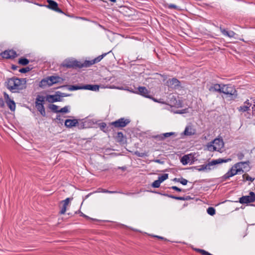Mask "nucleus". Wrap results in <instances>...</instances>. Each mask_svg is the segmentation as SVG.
<instances>
[{"label":"nucleus","mask_w":255,"mask_h":255,"mask_svg":"<svg viewBox=\"0 0 255 255\" xmlns=\"http://www.w3.org/2000/svg\"><path fill=\"white\" fill-rule=\"evenodd\" d=\"M26 81L24 79L12 78L6 82V87L12 92H18L25 88Z\"/></svg>","instance_id":"f257e3e1"},{"label":"nucleus","mask_w":255,"mask_h":255,"mask_svg":"<svg viewBox=\"0 0 255 255\" xmlns=\"http://www.w3.org/2000/svg\"><path fill=\"white\" fill-rule=\"evenodd\" d=\"M250 162L249 161L245 162H239L235 164L232 168L226 173L224 177L225 179L229 178L239 173L243 172V169H245L249 166Z\"/></svg>","instance_id":"f03ea898"},{"label":"nucleus","mask_w":255,"mask_h":255,"mask_svg":"<svg viewBox=\"0 0 255 255\" xmlns=\"http://www.w3.org/2000/svg\"><path fill=\"white\" fill-rule=\"evenodd\" d=\"M224 143L221 138H216L212 141L208 143L207 145V149L210 151H217L221 152L222 149L224 147Z\"/></svg>","instance_id":"7ed1b4c3"},{"label":"nucleus","mask_w":255,"mask_h":255,"mask_svg":"<svg viewBox=\"0 0 255 255\" xmlns=\"http://www.w3.org/2000/svg\"><path fill=\"white\" fill-rule=\"evenodd\" d=\"M231 161V158L226 159L219 158L216 160H213L206 164H205L206 172H209L214 169V166L218 164L228 162Z\"/></svg>","instance_id":"20e7f679"},{"label":"nucleus","mask_w":255,"mask_h":255,"mask_svg":"<svg viewBox=\"0 0 255 255\" xmlns=\"http://www.w3.org/2000/svg\"><path fill=\"white\" fill-rule=\"evenodd\" d=\"M61 78L58 76H50L46 79H43L40 82L41 86H50L60 82Z\"/></svg>","instance_id":"39448f33"},{"label":"nucleus","mask_w":255,"mask_h":255,"mask_svg":"<svg viewBox=\"0 0 255 255\" xmlns=\"http://www.w3.org/2000/svg\"><path fill=\"white\" fill-rule=\"evenodd\" d=\"M220 93L236 97L237 94L234 87L229 85H222Z\"/></svg>","instance_id":"423d86ee"},{"label":"nucleus","mask_w":255,"mask_h":255,"mask_svg":"<svg viewBox=\"0 0 255 255\" xmlns=\"http://www.w3.org/2000/svg\"><path fill=\"white\" fill-rule=\"evenodd\" d=\"M4 99L5 100V103L6 104L7 107L10 109V110L12 112H14L15 110L16 105L14 101L11 99L9 95L6 93H4Z\"/></svg>","instance_id":"0eeeda50"},{"label":"nucleus","mask_w":255,"mask_h":255,"mask_svg":"<svg viewBox=\"0 0 255 255\" xmlns=\"http://www.w3.org/2000/svg\"><path fill=\"white\" fill-rule=\"evenodd\" d=\"M129 123L130 120L129 119L121 118L118 120L112 122L111 125L115 128H123L125 127Z\"/></svg>","instance_id":"6e6552de"},{"label":"nucleus","mask_w":255,"mask_h":255,"mask_svg":"<svg viewBox=\"0 0 255 255\" xmlns=\"http://www.w3.org/2000/svg\"><path fill=\"white\" fill-rule=\"evenodd\" d=\"M255 201V194L250 192L249 195L244 196L240 198V202L242 204H247Z\"/></svg>","instance_id":"1a4fd4ad"},{"label":"nucleus","mask_w":255,"mask_h":255,"mask_svg":"<svg viewBox=\"0 0 255 255\" xmlns=\"http://www.w3.org/2000/svg\"><path fill=\"white\" fill-rule=\"evenodd\" d=\"M59 92H56V94L53 95H47L45 97V100L49 103H54L55 102L60 101L61 97L62 96Z\"/></svg>","instance_id":"9d476101"},{"label":"nucleus","mask_w":255,"mask_h":255,"mask_svg":"<svg viewBox=\"0 0 255 255\" xmlns=\"http://www.w3.org/2000/svg\"><path fill=\"white\" fill-rule=\"evenodd\" d=\"M138 90L135 92V94L140 95L145 98H150V92L145 87H138Z\"/></svg>","instance_id":"9b49d317"},{"label":"nucleus","mask_w":255,"mask_h":255,"mask_svg":"<svg viewBox=\"0 0 255 255\" xmlns=\"http://www.w3.org/2000/svg\"><path fill=\"white\" fill-rule=\"evenodd\" d=\"M168 104L171 106H175L177 107H181V103L179 100H177L175 96L173 95L169 96Z\"/></svg>","instance_id":"f8f14e48"},{"label":"nucleus","mask_w":255,"mask_h":255,"mask_svg":"<svg viewBox=\"0 0 255 255\" xmlns=\"http://www.w3.org/2000/svg\"><path fill=\"white\" fill-rule=\"evenodd\" d=\"M16 56V52L12 50H5L1 53V56L2 58L6 59L13 58Z\"/></svg>","instance_id":"ddd939ff"},{"label":"nucleus","mask_w":255,"mask_h":255,"mask_svg":"<svg viewBox=\"0 0 255 255\" xmlns=\"http://www.w3.org/2000/svg\"><path fill=\"white\" fill-rule=\"evenodd\" d=\"M193 156L191 154H187L184 155L181 159V162L183 165L191 164L193 162Z\"/></svg>","instance_id":"4468645a"},{"label":"nucleus","mask_w":255,"mask_h":255,"mask_svg":"<svg viewBox=\"0 0 255 255\" xmlns=\"http://www.w3.org/2000/svg\"><path fill=\"white\" fill-rule=\"evenodd\" d=\"M47 2L48 3V7L57 12H62L61 10L58 7V4L55 1L52 0H48Z\"/></svg>","instance_id":"2eb2a0df"},{"label":"nucleus","mask_w":255,"mask_h":255,"mask_svg":"<svg viewBox=\"0 0 255 255\" xmlns=\"http://www.w3.org/2000/svg\"><path fill=\"white\" fill-rule=\"evenodd\" d=\"M62 65L64 67H66L67 68H71V67H73L75 66H78V62H76V61L68 59V60H65L63 62Z\"/></svg>","instance_id":"dca6fc26"},{"label":"nucleus","mask_w":255,"mask_h":255,"mask_svg":"<svg viewBox=\"0 0 255 255\" xmlns=\"http://www.w3.org/2000/svg\"><path fill=\"white\" fill-rule=\"evenodd\" d=\"M73 198H67L65 200L62 201L61 203L63 204L62 207L60 211V213L61 214H64L66 211L67 207L68 206L70 201L72 200Z\"/></svg>","instance_id":"f3484780"},{"label":"nucleus","mask_w":255,"mask_h":255,"mask_svg":"<svg viewBox=\"0 0 255 255\" xmlns=\"http://www.w3.org/2000/svg\"><path fill=\"white\" fill-rule=\"evenodd\" d=\"M179 81L175 79L172 78L171 79H169L167 81V84L169 87H170L172 88H176L179 86Z\"/></svg>","instance_id":"a211bd4d"},{"label":"nucleus","mask_w":255,"mask_h":255,"mask_svg":"<svg viewBox=\"0 0 255 255\" xmlns=\"http://www.w3.org/2000/svg\"><path fill=\"white\" fill-rule=\"evenodd\" d=\"M251 106V104L249 103V100H248L244 103L243 106L238 108V110L242 112H247L250 110Z\"/></svg>","instance_id":"6ab92c4d"},{"label":"nucleus","mask_w":255,"mask_h":255,"mask_svg":"<svg viewBox=\"0 0 255 255\" xmlns=\"http://www.w3.org/2000/svg\"><path fill=\"white\" fill-rule=\"evenodd\" d=\"M196 133V130L191 126H187L186 127L184 134L185 135L190 136Z\"/></svg>","instance_id":"aec40b11"},{"label":"nucleus","mask_w":255,"mask_h":255,"mask_svg":"<svg viewBox=\"0 0 255 255\" xmlns=\"http://www.w3.org/2000/svg\"><path fill=\"white\" fill-rule=\"evenodd\" d=\"M78 123V121L76 119H67L65 122V126L68 128H71L76 126Z\"/></svg>","instance_id":"412c9836"},{"label":"nucleus","mask_w":255,"mask_h":255,"mask_svg":"<svg viewBox=\"0 0 255 255\" xmlns=\"http://www.w3.org/2000/svg\"><path fill=\"white\" fill-rule=\"evenodd\" d=\"M222 85L215 84L209 87V90L211 92H218L220 93Z\"/></svg>","instance_id":"4be33fe9"},{"label":"nucleus","mask_w":255,"mask_h":255,"mask_svg":"<svg viewBox=\"0 0 255 255\" xmlns=\"http://www.w3.org/2000/svg\"><path fill=\"white\" fill-rule=\"evenodd\" d=\"M106 55V54H103L102 55H100L97 57L96 58L94 59L93 60H92L91 61H86L85 65L86 66H89L91 65L92 64H94L96 63L99 62L100 61L103 57Z\"/></svg>","instance_id":"5701e85b"},{"label":"nucleus","mask_w":255,"mask_h":255,"mask_svg":"<svg viewBox=\"0 0 255 255\" xmlns=\"http://www.w3.org/2000/svg\"><path fill=\"white\" fill-rule=\"evenodd\" d=\"M220 30L224 35L230 38L234 37L236 35V33L233 31H227L226 29L221 28Z\"/></svg>","instance_id":"b1692460"},{"label":"nucleus","mask_w":255,"mask_h":255,"mask_svg":"<svg viewBox=\"0 0 255 255\" xmlns=\"http://www.w3.org/2000/svg\"><path fill=\"white\" fill-rule=\"evenodd\" d=\"M82 89L93 91H98L99 90V86L97 85H86Z\"/></svg>","instance_id":"393cba45"},{"label":"nucleus","mask_w":255,"mask_h":255,"mask_svg":"<svg viewBox=\"0 0 255 255\" xmlns=\"http://www.w3.org/2000/svg\"><path fill=\"white\" fill-rule=\"evenodd\" d=\"M36 107L41 115L45 117L46 115L45 109L42 103H38L36 104Z\"/></svg>","instance_id":"a878e982"},{"label":"nucleus","mask_w":255,"mask_h":255,"mask_svg":"<svg viewBox=\"0 0 255 255\" xmlns=\"http://www.w3.org/2000/svg\"><path fill=\"white\" fill-rule=\"evenodd\" d=\"M175 134L174 132H166L165 133H163L162 134H161L159 135V137L161 138V139H163L165 138L168 137L171 135Z\"/></svg>","instance_id":"bb28decb"},{"label":"nucleus","mask_w":255,"mask_h":255,"mask_svg":"<svg viewBox=\"0 0 255 255\" xmlns=\"http://www.w3.org/2000/svg\"><path fill=\"white\" fill-rule=\"evenodd\" d=\"M168 178V174H163L158 177L157 179L161 183Z\"/></svg>","instance_id":"cd10ccee"},{"label":"nucleus","mask_w":255,"mask_h":255,"mask_svg":"<svg viewBox=\"0 0 255 255\" xmlns=\"http://www.w3.org/2000/svg\"><path fill=\"white\" fill-rule=\"evenodd\" d=\"M49 108L54 112L55 113H59V108L58 106L52 104L49 107Z\"/></svg>","instance_id":"c85d7f7f"},{"label":"nucleus","mask_w":255,"mask_h":255,"mask_svg":"<svg viewBox=\"0 0 255 255\" xmlns=\"http://www.w3.org/2000/svg\"><path fill=\"white\" fill-rule=\"evenodd\" d=\"M18 63L22 65H26L28 64L29 60L26 58H20L18 61Z\"/></svg>","instance_id":"c756f323"},{"label":"nucleus","mask_w":255,"mask_h":255,"mask_svg":"<svg viewBox=\"0 0 255 255\" xmlns=\"http://www.w3.org/2000/svg\"><path fill=\"white\" fill-rule=\"evenodd\" d=\"M207 212L210 215L213 216L215 214L216 211L213 207H209L207 210Z\"/></svg>","instance_id":"7c9ffc66"},{"label":"nucleus","mask_w":255,"mask_h":255,"mask_svg":"<svg viewBox=\"0 0 255 255\" xmlns=\"http://www.w3.org/2000/svg\"><path fill=\"white\" fill-rule=\"evenodd\" d=\"M69 106H65L59 110V113H67L69 112Z\"/></svg>","instance_id":"2f4dec72"},{"label":"nucleus","mask_w":255,"mask_h":255,"mask_svg":"<svg viewBox=\"0 0 255 255\" xmlns=\"http://www.w3.org/2000/svg\"><path fill=\"white\" fill-rule=\"evenodd\" d=\"M243 178L246 180L250 181L251 182H253L255 179V178L250 177L248 174H244L243 175Z\"/></svg>","instance_id":"473e14b6"},{"label":"nucleus","mask_w":255,"mask_h":255,"mask_svg":"<svg viewBox=\"0 0 255 255\" xmlns=\"http://www.w3.org/2000/svg\"><path fill=\"white\" fill-rule=\"evenodd\" d=\"M45 99V98H44L43 96H38L36 98V104H37L38 103H42V102H44Z\"/></svg>","instance_id":"72a5a7b5"},{"label":"nucleus","mask_w":255,"mask_h":255,"mask_svg":"<svg viewBox=\"0 0 255 255\" xmlns=\"http://www.w3.org/2000/svg\"><path fill=\"white\" fill-rule=\"evenodd\" d=\"M175 180H177V181L179 182H180L182 185H185L187 184L188 181L184 179V178H180V179H175Z\"/></svg>","instance_id":"f704fd0d"},{"label":"nucleus","mask_w":255,"mask_h":255,"mask_svg":"<svg viewBox=\"0 0 255 255\" xmlns=\"http://www.w3.org/2000/svg\"><path fill=\"white\" fill-rule=\"evenodd\" d=\"M160 184L161 183L158 180H156L152 183V186L154 188H158Z\"/></svg>","instance_id":"c9c22d12"},{"label":"nucleus","mask_w":255,"mask_h":255,"mask_svg":"<svg viewBox=\"0 0 255 255\" xmlns=\"http://www.w3.org/2000/svg\"><path fill=\"white\" fill-rule=\"evenodd\" d=\"M197 170L199 171L206 172L205 164L201 165L197 168Z\"/></svg>","instance_id":"e433bc0d"},{"label":"nucleus","mask_w":255,"mask_h":255,"mask_svg":"<svg viewBox=\"0 0 255 255\" xmlns=\"http://www.w3.org/2000/svg\"><path fill=\"white\" fill-rule=\"evenodd\" d=\"M149 99H151L152 100H153L154 102H157V103H162V104H166L165 102H162L161 101V100H157L151 96H150V98H149Z\"/></svg>","instance_id":"4c0bfd02"},{"label":"nucleus","mask_w":255,"mask_h":255,"mask_svg":"<svg viewBox=\"0 0 255 255\" xmlns=\"http://www.w3.org/2000/svg\"><path fill=\"white\" fill-rule=\"evenodd\" d=\"M168 196L172 199H176V200H183L184 199V198L182 197H176V196H174L173 195H168Z\"/></svg>","instance_id":"58836bf2"},{"label":"nucleus","mask_w":255,"mask_h":255,"mask_svg":"<svg viewBox=\"0 0 255 255\" xmlns=\"http://www.w3.org/2000/svg\"><path fill=\"white\" fill-rule=\"evenodd\" d=\"M197 251L200 252L202 255H212L211 254L203 250L198 249Z\"/></svg>","instance_id":"ea45409f"},{"label":"nucleus","mask_w":255,"mask_h":255,"mask_svg":"<svg viewBox=\"0 0 255 255\" xmlns=\"http://www.w3.org/2000/svg\"><path fill=\"white\" fill-rule=\"evenodd\" d=\"M167 7L171 9H177L178 6L175 4H167Z\"/></svg>","instance_id":"a19ab883"},{"label":"nucleus","mask_w":255,"mask_h":255,"mask_svg":"<svg viewBox=\"0 0 255 255\" xmlns=\"http://www.w3.org/2000/svg\"><path fill=\"white\" fill-rule=\"evenodd\" d=\"M29 68H23L20 69L19 70V72L21 73H26L27 72L29 71Z\"/></svg>","instance_id":"79ce46f5"},{"label":"nucleus","mask_w":255,"mask_h":255,"mask_svg":"<svg viewBox=\"0 0 255 255\" xmlns=\"http://www.w3.org/2000/svg\"><path fill=\"white\" fill-rule=\"evenodd\" d=\"M171 188L178 192L181 191V189L176 186H172Z\"/></svg>","instance_id":"37998d69"},{"label":"nucleus","mask_w":255,"mask_h":255,"mask_svg":"<svg viewBox=\"0 0 255 255\" xmlns=\"http://www.w3.org/2000/svg\"><path fill=\"white\" fill-rule=\"evenodd\" d=\"M186 113V110H178L175 113L177 114H183Z\"/></svg>","instance_id":"c03bdc74"},{"label":"nucleus","mask_w":255,"mask_h":255,"mask_svg":"<svg viewBox=\"0 0 255 255\" xmlns=\"http://www.w3.org/2000/svg\"><path fill=\"white\" fill-rule=\"evenodd\" d=\"M125 90L128 91H129V92H130L131 93H134V94H135V91H133L132 89H129L128 87L126 88Z\"/></svg>","instance_id":"a18cd8bd"},{"label":"nucleus","mask_w":255,"mask_h":255,"mask_svg":"<svg viewBox=\"0 0 255 255\" xmlns=\"http://www.w3.org/2000/svg\"><path fill=\"white\" fill-rule=\"evenodd\" d=\"M253 109V114L255 115V104H254L252 107Z\"/></svg>","instance_id":"49530a36"},{"label":"nucleus","mask_w":255,"mask_h":255,"mask_svg":"<svg viewBox=\"0 0 255 255\" xmlns=\"http://www.w3.org/2000/svg\"><path fill=\"white\" fill-rule=\"evenodd\" d=\"M116 89H119V90H124L125 89V88H124L123 87H117V88H116Z\"/></svg>","instance_id":"de8ad7c7"},{"label":"nucleus","mask_w":255,"mask_h":255,"mask_svg":"<svg viewBox=\"0 0 255 255\" xmlns=\"http://www.w3.org/2000/svg\"><path fill=\"white\" fill-rule=\"evenodd\" d=\"M56 119L58 120H60V115H57V117H56Z\"/></svg>","instance_id":"09e8293b"},{"label":"nucleus","mask_w":255,"mask_h":255,"mask_svg":"<svg viewBox=\"0 0 255 255\" xmlns=\"http://www.w3.org/2000/svg\"><path fill=\"white\" fill-rule=\"evenodd\" d=\"M154 161H155V162L160 163V160H158V159L155 160H154Z\"/></svg>","instance_id":"8fccbe9b"},{"label":"nucleus","mask_w":255,"mask_h":255,"mask_svg":"<svg viewBox=\"0 0 255 255\" xmlns=\"http://www.w3.org/2000/svg\"><path fill=\"white\" fill-rule=\"evenodd\" d=\"M106 124H104V123H103V124H102V127H103V128L105 127H106Z\"/></svg>","instance_id":"3c124183"},{"label":"nucleus","mask_w":255,"mask_h":255,"mask_svg":"<svg viewBox=\"0 0 255 255\" xmlns=\"http://www.w3.org/2000/svg\"><path fill=\"white\" fill-rule=\"evenodd\" d=\"M109 0L113 2H115L116 1V0Z\"/></svg>","instance_id":"603ef678"},{"label":"nucleus","mask_w":255,"mask_h":255,"mask_svg":"<svg viewBox=\"0 0 255 255\" xmlns=\"http://www.w3.org/2000/svg\"><path fill=\"white\" fill-rule=\"evenodd\" d=\"M109 191L108 190H104V192H105V193H109Z\"/></svg>","instance_id":"864d4df0"},{"label":"nucleus","mask_w":255,"mask_h":255,"mask_svg":"<svg viewBox=\"0 0 255 255\" xmlns=\"http://www.w3.org/2000/svg\"><path fill=\"white\" fill-rule=\"evenodd\" d=\"M109 193H115V191H109Z\"/></svg>","instance_id":"5fc2aeb1"},{"label":"nucleus","mask_w":255,"mask_h":255,"mask_svg":"<svg viewBox=\"0 0 255 255\" xmlns=\"http://www.w3.org/2000/svg\"><path fill=\"white\" fill-rule=\"evenodd\" d=\"M83 216L84 217H87L86 216H85V215H83Z\"/></svg>","instance_id":"6e6d98bb"}]
</instances>
